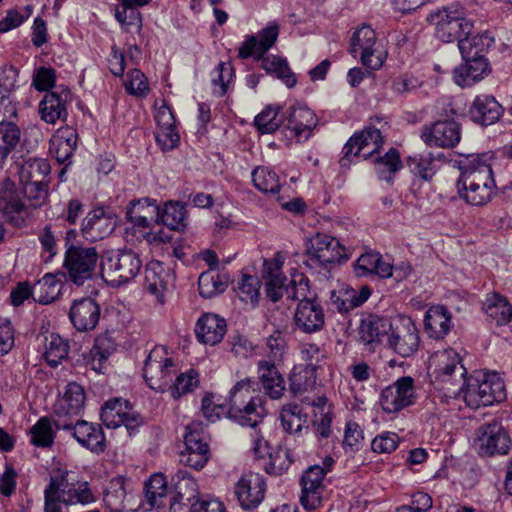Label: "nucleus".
I'll return each mask as SVG.
<instances>
[{"instance_id":"1","label":"nucleus","mask_w":512,"mask_h":512,"mask_svg":"<svg viewBox=\"0 0 512 512\" xmlns=\"http://www.w3.org/2000/svg\"><path fill=\"white\" fill-rule=\"evenodd\" d=\"M255 384L250 378L243 379L235 384L230 392L229 418L242 426L257 427L266 415L263 398L254 396Z\"/></svg>"},{"instance_id":"2","label":"nucleus","mask_w":512,"mask_h":512,"mask_svg":"<svg viewBox=\"0 0 512 512\" xmlns=\"http://www.w3.org/2000/svg\"><path fill=\"white\" fill-rule=\"evenodd\" d=\"M463 399L473 409L501 402L506 399L504 382L497 373L484 374L482 379L470 378Z\"/></svg>"},{"instance_id":"3","label":"nucleus","mask_w":512,"mask_h":512,"mask_svg":"<svg viewBox=\"0 0 512 512\" xmlns=\"http://www.w3.org/2000/svg\"><path fill=\"white\" fill-rule=\"evenodd\" d=\"M141 267L142 261L136 252L130 249L118 250L102 260L101 273L112 286H120L135 278Z\"/></svg>"},{"instance_id":"4","label":"nucleus","mask_w":512,"mask_h":512,"mask_svg":"<svg viewBox=\"0 0 512 512\" xmlns=\"http://www.w3.org/2000/svg\"><path fill=\"white\" fill-rule=\"evenodd\" d=\"M306 265L316 268H328L347 259L345 248L340 241L324 233H316L306 243Z\"/></svg>"},{"instance_id":"5","label":"nucleus","mask_w":512,"mask_h":512,"mask_svg":"<svg viewBox=\"0 0 512 512\" xmlns=\"http://www.w3.org/2000/svg\"><path fill=\"white\" fill-rule=\"evenodd\" d=\"M99 254L95 247H82L70 245L65 252L63 267L67 271L70 281L81 286L85 281L92 279Z\"/></svg>"},{"instance_id":"6","label":"nucleus","mask_w":512,"mask_h":512,"mask_svg":"<svg viewBox=\"0 0 512 512\" xmlns=\"http://www.w3.org/2000/svg\"><path fill=\"white\" fill-rule=\"evenodd\" d=\"M349 51L354 57L359 54L361 63L370 70L381 68L386 58V52L377 42L375 31L367 25L353 33Z\"/></svg>"},{"instance_id":"7","label":"nucleus","mask_w":512,"mask_h":512,"mask_svg":"<svg viewBox=\"0 0 512 512\" xmlns=\"http://www.w3.org/2000/svg\"><path fill=\"white\" fill-rule=\"evenodd\" d=\"M428 21L435 26L436 36L445 43H451L470 33L473 29L472 23L464 17L462 11L452 9H441L432 13Z\"/></svg>"},{"instance_id":"8","label":"nucleus","mask_w":512,"mask_h":512,"mask_svg":"<svg viewBox=\"0 0 512 512\" xmlns=\"http://www.w3.org/2000/svg\"><path fill=\"white\" fill-rule=\"evenodd\" d=\"M173 367L174 363L168 356L167 349L164 346H155L145 360L143 376L150 388L165 391L172 381Z\"/></svg>"},{"instance_id":"9","label":"nucleus","mask_w":512,"mask_h":512,"mask_svg":"<svg viewBox=\"0 0 512 512\" xmlns=\"http://www.w3.org/2000/svg\"><path fill=\"white\" fill-rule=\"evenodd\" d=\"M388 345L402 357L412 356L419 348V333L410 318H400L390 326Z\"/></svg>"},{"instance_id":"10","label":"nucleus","mask_w":512,"mask_h":512,"mask_svg":"<svg viewBox=\"0 0 512 512\" xmlns=\"http://www.w3.org/2000/svg\"><path fill=\"white\" fill-rule=\"evenodd\" d=\"M414 398V379L404 376L381 391L380 405L386 413H397L410 406Z\"/></svg>"},{"instance_id":"11","label":"nucleus","mask_w":512,"mask_h":512,"mask_svg":"<svg viewBox=\"0 0 512 512\" xmlns=\"http://www.w3.org/2000/svg\"><path fill=\"white\" fill-rule=\"evenodd\" d=\"M101 420L108 428H118L124 425L131 435L140 426L142 419L133 410L128 401L115 398L107 401L101 409Z\"/></svg>"},{"instance_id":"12","label":"nucleus","mask_w":512,"mask_h":512,"mask_svg":"<svg viewBox=\"0 0 512 512\" xmlns=\"http://www.w3.org/2000/svg\"><path fill=\"white\" fill-rule=\"evenodd\" d=\"M460 170L461 175L457 180V185H463L465 188H471L478 184L495 186L492 167L484 155L467 157L466 161L462 162Z\"/></svg>"},{"instance_id":"13","label":"nucleus","mask_w":512,"mask_h":512,"mask_svg":"<svg viewBox=\"0 0 512 512\" xmlns=\"http://www.w3.org/2000/svg\"><path fill=\"white\" fill-rule=\"evenodd\" d=\"M383 143L382 135L379 129L368 127L362 132L353 135L345 144L344 156L341 164L346 165V160L353 154L354 156H362L364 159L369 158L378 152Z\"/></svg>"},{"instance_id":"14","label":"nucleus","mask_w":512,"mask_h":512,"mask_svg":"<svg viewBox=\"0 0 512 512\" xmlns=\"http://www.w3.org/2000/svg\"><path fill=\"white\" fill-rule=\"evenodd\" d=\"M421 138L429 146L452 148L461 139V125L454 120L436 121L423 128Z\"/></svg>"},{"instance_id":"15","label":"nucleus","mask_w":512,"mask_h":512,"mask_svg":"<svg viewBox=\"0 0 512 512\" xmlns=\"http://www.w3.org/2000/svg\"><path fill=\"white\" fill-rule=\"evenodd\" d=\"M326 469L320 465L309 467L301 478V504L307 510L316 509L322 501L325 490L324 478Z\"/></svg>"},{"instance_id":"16","label":"nucleus","mask_w":512,"mask_h":512,"mask_svg":"<svg viewBox=\"0 0 512 512\" xmlns=\"http://www.w3.org/2000/svg\"><path fill=\"white\" fill-rule=\"evenodd\" d=\"M185 450L180 453V462L196 470L202 469L209 460L210 450L202 433L187 426L184 437Z\"/></svg>"},{"instance_id":"17","label":"nucleus","mask_w":512,"mask_h":512,"mask_svg":"<svg viewBox=\"0 0 512 512\" xmlns=\"http://www.w3.org/2000/svg\"><path fill=\"white\" fill-rule=\"evenodd\" d=\"M266 483L259 473L248 472L236 484L235 494L244 509L257 507L264 499Z\"/></svg>"},{"instance_id":"18","label":"nucleus","mask_w":512,"mask_h":512,"mask_svg":"<svg viewBox=\"0 0 512 512\" xmlns=\"http://www.w3.org/2000/svg\"><path fill=\"white\" fill-rule=\"evenodd\" d=\"M68 315L77 331L87 332L97 326L101 308L95 299L84 297L73 301Z\"/></svg>"},{"instance_id":"19","label":"nucleus","mask_w":512,"mask_h":512,"mask_svg":"<svg viewBox=\"0 0 512 512\" xmlns=\"http://www.w3.org/2000/svg\"><path fill=\"white\" fill-rule=\"evenodd\" d=\"M286 119V129L299 143L306 141L318 125V117L306 106H292Z\"/></svg>"},{"instance_id":"20","label":"nucleus","mask_w":512,"mask_h":512,"mask_svg":"<svg viewBox=\"0 0 512 512\" xmlns=\"http://www.w3.org/2000/svg\"><path fill=\"white\" fill-rule=\"evenodd\" d=\"M279 30V25L276 22H271L261 29L257 35L249 36L239 48V58L247 59L251 56H255L256 59L262 58L275 44L279 36Z\"/></svg>"},{"instance_id":"21","label":"nucleus","mask_w":512,"mask_h":512,"mask_svg":"<svg viewBox=\"0 0 512 512\" xmlns=\"http://www.w3.org/2000/svg\"><path fill=\"white\" fill-rule=\"evenodd\" d=\"M294 324L305 334L322 330L325 324L322 305L315 298L310 301L299 302L294 313Z\"/></svg>"},{"instance_id":"22","label":"nucleus","mask_w":512,"mask_h":512,"mask_svg":"<svg viewBox=\"0 0 512 512\" xmlns=\"http://www.w3.org/2000/svg\"><path fill=\"white\" fill-rule=\"evenodd\" d=\"M479 443V451L482 455H504L508 453L511 440L501 424L493 421L481 427Z\"/></svg>"},{"instance_id":"23","label":"nucleus","mask_w":512,"mask_h":512,"mask_svg":"<svg viewBox=\"0 0 512 512\" xmlns=\"http://www.w3.org/2000/svg\"><path fill=\"white\" fill-rule=\"evenodd\" d=\"M172 278L170 270L161 262L151 261L147 264L145 270V287L147 291L155 297L157 304H165V296L171 285Z\"/></svg>"},{"instance_id":"24","label":"nucleus","mask_w":512,"mask_h":512,"mask_svg":"<svg viewBox=\"0 0 512 512\" xmlns=\"http://www.w3.org/2000/svg\"><path fill=\"white\" fill-rule=\"evenodd\" d=\"M70 90L65 88L60 92H47L39 104L41 120L48 124H55L58 120L66 121L67 102L70 98Z\"/></svg>"},{"instance_id":"25","label":"nucleus","mask_w":512,"mask_h":512,"mask_svg":"<svg viewBox=\"0 0 512 512\" xmlns=\"http://www.w3.org/2000/svg\"><path fill=\"white\" fill-rule=\"evenodd\" d=\"M116 226L114 217L105 212L103 208L90 211L82 223L83 236L91 242H95L110 235Z\"/></svg>"},{"instance_id":"26","label":"nucleus","mask_w":512,"mask_h":512,"mask_svg":"<svg viewBox=\"0 0 512 512\" xmlns=\"http://www.w3.org/2000/svg\"><path fill=\"white\" fill-rule=\"evenodd\" d=\"M26 208L16 184L10 178H5L0 183V213L8 221L18 225L19 215L25 212Z\"/></svg>"},{"instance_id":"27","label":"nucleus","mask_w":512,"mask_h":512,"mask_svg":"<svg viewBox=\"0 0 512 512\" xmlns=\"http://www.w3.org/2000/svg\"><path fill=\"white\" fill-rule=\"evenodd\" d=\"M226 321L217 314L205 313L197 321L195 333L199 342L214 346L226 334Z\"/></svg>"},{"instance_id":"28","label":"nucleus","mask_w":512,"mask_h":512,"mask_svg":"<svg viewBox=\"0 0 512 512\" xmlns=\"http://www.w3.org/2000/svg\"><path fill=\"white\" fill-rule=\"evenodd\" d=\"M283 260L277 255L272 260L264 261L263 278L267 297L272 302H277L284 294L287 287V278L282 275Z\"/></svg>"},{"instance_id":"29","label":"nucleus","mask_w":512,"mask_h":512,"mask_svg":"<svg viewBox=\"0 0 512 512\" xmlns=\"http://www.w3.org/2000/svg\"><path fill=\"white\" fill-rule=\"evenodd\" d=\"M68 473L60 475L58 478H52L48 486H53L55 496L60 497L62 503H89L93 501V495L87 487V483L79 485L75 488L73 484L68 482Z\"/></svg>"},{"instance_id":"30","label":"nucleus","mask_w":512,"mask_h":512,"mask_svg":"<svg viewBox=\"0 0 512 512\" xmlns=\"http://www.w3.org/2000/svg\"><path fill=\"white\" fill-rule=\"evenodd\" d=\"M144 203H147V207L155 214L154 221L156 223H162L172 230H179L184 227L185 210L179 203L168 202L160 209L158 205L145 199L144 202L137 201L136 205L140 208L144 206Z\"/></svg>"},{"instance_id":"31","label":"nucleus","mask_w":512,"mask_h":512,"mask_svg":"<svg viewBox=\"0 0 512 512\" xmlns=\"http://www.w3.org/2000/svg\"><path fill=\"white\" fill-rule=\"evenodd\" d=\"M502 112V106L488 95L477 96L469 110L472 121L484 126L496 123Z\"/></svg>"},{"instance_id":"32","label":"nucleus","mask_w":512,"mask_h":512,"mask_svg":"<svg viewBox=\"0 0 512 512\" xmlns=\"http://www.w3.org/2000/svg\"><path fill=\"white\" fill-rule=\"evenodd\" d=\"M494 43V37L488 31L479 33H465L464 37L459 39L458 47L463 59L474 57H486L489 49Z\"/></svg>"},{"instance_id":"33","label":"nucleus","mask_w":512,"mask_h":512,"mask_svg":"<svg viewBox=\"0 0 512 512\" xmlns=\"http://www.w3.org/2000/svg\"><path fill=\"white\" fill-rule=\"evenodd\" d=\"M429 370H432L436 378L443 379L450 376L456 370L463 376L466 372L463 365L460 364V356L453 349L437 351L429 360Z\"/></svg>"},{"instance_id":"34","label":"nucleus","mask_w":512,"mask_h":512,"mask_svg":"<svg viewBox=\"0 0 512 512\" xmlns=\"http://www.w3.org/2000/svg\"><path fill=\"white\" fill-rule=\"evenodd\" d=\"M73 436L83 447L92 452H103L105 448L104 433L99 425L80 420L72 427Z\"/></svg>"},{"instance_id":"35","label":"nucleus","mask_w":512,"mask_h":512,"mask_svg":"<svg viewBox=\"0 0 512 512\" xmlns=\"http://www.w3.org/2000/svg\"><path fill=\"white\" fill-rule=\"evenodd\" d=\"M258 377L265 391L271 399H279L285 391V382L275 364L261 360L258 362Z\"/></svg>"},{"instance_id":"36","label":"nucleus","mask_w":512,"mask_h":512,"mask_svg":"<svg viewBox=\"0 0 512 512\" xmlns=\"http://www.w3.org/2000/svg\"><path fill=\"white\" fill-rule=\"evenodd\" d=\"M78 135L71 127L61 128L51 139L50 151L56 160L64 164L70 160L76 147Z\"/></svg>"},{"instance_id":"37","label":"nucleus","mask_w":512,"mask_h":512,"mask_svg":"<svg viewBox=\"0 0 512 512\" xmlns=\"http://www.w3.org/2000/svg\"><path fill=\"white\" fill-rule=\"evenodd\" d=\"M450 314L443 306H432L428 309L424 319V325L430 337L443 338L450 330Z\"/></svg>"},{"instance_id":"38","label":"nucleus","mask_w":512,"mask_h":512,"mask_svg":"<svg viewBox=\"0 0 512 512\" xmlns=\"http://www.w3.org/2000/svg\"><path fill=\"white\" fill-rule=\"evenodd\" d=\"M60 277H64V273L44 275L34 285L33 299L41 304H49L57 299L62 287Z\"/></svg>"},{"instance_id":"39","label":"nucleus","mask_w":512,"mask_h":512,"mask_svg":"<svg viewBox=\"0 0 512 512\" xmlns=\"http://www.w3.org/2000/svg\"><path fill=\"white\" fill-rule=\"evenodd\" d=\"M484 310L487 317L498 326L505 325L512 319V306L498 293L488 295L484 302Z\"/></svg>"},{"instance_id":"40","label":"nucleus","mask_w":512,"mask_h":512,"mask_svg":"<svg viewBox=\"0 0 512 512\" xmlns=\"http://www.w3.org/2000/svg\"><path fill=\"white\" fill-rule=\"evenodd\" d=\"M388 320L377 315H369L361 321L359 326L360 339L364 344H373L379 342L381 337L390 330Z\"/></svg>"},{"instance_id":"41","label":"nucleus","mask_w":512,"mask_h":512,"mask_svg":"<svg viewBox=\"0 0 512 512\" xmlns=\"http://www.w3.org/2000/svg\"><path fill=\"white\" fill-rule=\"evenodd\" d=\"M229 277L226 273L208 270L199 276L198 289L203 298H212L223 293L228 287Z\"/></svg>"},{"instance_id":"42","label":"nucleus","mask_w":512,"mask_h":512,"mask_svg":"<svg viewBox=\"0 0 512 512\" xmlns=\"http://www.w3.org/2000/svg\"><path fill=\"white\" fill-rule=\"evenodd\" d=\"M50 173V165L44 159H29L25 161L19 171L21 184L49 183L47 176Z\"/></svg>"},{"instance_id":"43","label":"nucleus","mask_w":512,"mask_h":512,"mask_svg":"<svg viewBox=\"0 0 512 512\" xmlns=\"http://www.w3.org/2000/svg\"><path fill=\"white\" fill-rule=\"evenodd\" d=\"M69 345L58 334L46 338L44 358L51 367H56L68 355Z\"/></svg>"},{"instance_id":"44","label":"nucleus","mask_w":512,"mask_h":512,"mask_svg":"<svg viewBox=\"0 0 512 512\" xmlns=\"http://www.w3.org/2000/svg\"><path fill=\"white\" fill-rule=\"evenodd\" d=\"M495 186L490 185H475L470 187H463V185H457L459 196L464 199L467 203L475 206L485 205L490 201L492 195L495 193Z\"/></svg>"},{"instance_id":"45","label":"nucleus","mask_w":512,"mask_h":512,"mask_svg":"<svg viewBox=\"0 0 512 512\" xmlns=\"http://www.w3.org/2000/svg\"><path fill=\"white\" fill-rule=\"evenodd\" d=\"M279 112V106L269 105L255 117L254 124L261 134H271L279 129L283 122Z\"/></svg>"},{"instance_id":"46","label":"nucleus","mask_w":512,"mask_h":512,"mask_svg":"<svg viewBox=\"0 0 512 512\" xmlns=\"http://www.w3.org/2000/svg\"><path fill=\"white\" fill-rule=\"evenodd\" d=\"M262 67L271 74L276 75L279 79L289 87L296 84V78L290 70L288 63L285 59L277 56L262 57Z\"/></svg>"},{"instance_id":"47","label":"nucleus","mask_w":512,"mask_h":512,"mask_svg":"<svg viewBox=\"0 0 512 512\" xmlns=\"http://www.w3.org/2000/svg\"><path fill=\"white\" fill-rule=\"evenodd\" d=\"M252 180L255 187L263 193L275 194L280 190L277 174L268 167H257L252 172Z\"/></svg>"},{"instance_id":"48","label":"nucleus","mask_w":512,"mask_h":512,"mask_svg":"<svg viewBox=\"0 0 512 512\" xmlns=\"http://www.w3.org/2000/svg\"><path fill=\"white\" fill-rule=\"evenodd\" d=\"M167 495V481L163 474L152 475L145 484V498L151 507L160 506Z\"/></svg>"},{"instance_id":"49","label":"nucleus","mask_w":512,"mask_h":512,"mask_svg":"<svg viewBox=\"0 0 512 512\" xmlns=\"http://www.w3.org/2000/svg\"><path fill=\"white\" fill-rule=\"evenodd\" d=\"M285 293L288 298L299 302L310 301L311 291L308 278L301 272L294 271L291 274L289 284H287Z\"/></svg>"},{"instance_id":"50","label":"nucleus","mask_w":512,"mask_h":512,"mask_svg":"<svg viewBox=\"0 0 512 512\" xmlns=\"http://www.w3.org/2000/svg\"><path fill=\"white\" fill-rule=\"evenodd\" d=\"M54 440L51 422L47 417H42L31 428V442L36 446L49 447Z\"/></svg>"},{"instance_id":"51","label":"nucleus","mask_w":512,"mask_h":512,"mask_svg":"<svg viewBox=\"0 0 512 512\" xmlns=\"http://www.w3.org/2000/svg\"><path fill=\"white\" fill-rule=\"evenodd\" d=\"M115 17L126 31H130L132 27L140 29L142 26L140 12L123 0L121 8L116 9Z\"/></svg>"},{"instance_id":"52","label":"nucleus","mask_w":512,"mask_h":512,"mask_svg":"<svg viewBox=\"0 0 512 512\" xmlns=\"http://www.w3.org/2000/svg\"><path fill=\"white\" fill-rule=\"evenodd\" d=\"M48 184L49 183H27L22 184L23 194L33 208H38L44 205L48 198Z\"/></svg>"},{"instance_id":"53","label":"nucleus","mask_w":512,"mask_h":512,"mask_svg":"<svg viewBox=\"0 0 512 512\" xmlns=\"http://www.w3.org/2000/svg\"><path fill=\"white\" fill-rule=\"evenodd\" d=\"M0 135V143L11 153L20 141L21 132L14 122L1 120Z\"/></svg>"},{"instance_id":"54","label":"nucleus","mask_w":512,"mask_h":512,"mask_svg":"<svg viewBox=\"0 0 512 512\" xmlns=\"http://www.w3.org/2000/svg\"><path fill=\"white\" fill-rule=\"evenodd\" d=\"M260 282L255 276L244 275L238 283V294L242 301L255 303L259 296Z\"/></svg>"},{"instance_id":"55","label":"nucleus","mask_w":512,"mask_h":512,"mask_svg":"<svg viewBox=\"0 0 512 512\" xmlns=\"http://www.w3.org/2000/svg\"><path fill=\"white\" fill-rule=\"evenodd\" d=\"M172 485L179 497H189L196 492V482L191 475L185 470H179L172 477Z\"/></svg>"},{"instance_id":"56","label":"nucleus","mask_w":512,"mask_h":512,"mask_svg":"<svg viewBox=\"0 0 512 512\" xmlns=\"http://www.w3.org/2000/svg\"><path fill=\"white\" fill-rule=\"evenodd\" d=\"M280 418L284 430L289 433L297 432L302 427L300 409L297 405L284 406L281 411Z\"/></svg>"},{"instance_id":"57","label":"nucleus","mask_w":512,"mask_h":512,"mask_svg":"<svg viewBox=\"0 0 512 512\" xmlns=\"http://www.w3.org/2000/svg\"><path fill=\"white\" fill-rule=\"evenodd\" d=\"M198 383L197 374L193 371L180 374L175 382L168 386L174 399L180 398L182 395L190 392Z\"/></svg>"},{"instance_id":"58","label":"nucleus","mask_w":512,"mask_h":512,"mask_svg":"<svg viewBox=\"0 0 512 512\" xmlns=\"http://www.w3.org/2000/svg\"><path fill=\"white\" fill-rule=\"evenodd\" d=\"M125 87L130 94L136 96H144L149 90L145 75L139 69L129 71Z\"/></svg>"},{"instance_id":"59","label":"nucleus","mask_w":512,"mask_h":512,"mask_svg":"<svg viewBox=\"0 0 512 512\" xmlns=\"http://www.w3.org/2000/svg\"><path fill=\"white\" fill-rule=\"evenodd\" d=\"M465 63L461 65V71H466L470 79L480 80L488 71V62L486 57H474L464 59Z\"/></svg>"},{"instance_id":"60","label":"nucleus","mask_w":512,"mask_h":512,"mask_svg":"<svg viewBox=\"0 0 512 512\" xmlns=\"http://www.w3.org/2000/svg\"><path fill=\"white\" fill-rule=\"evenodd\" d=\"M408 162L412 172L424 180H428L433 175V159L430 155L409 157Z\"/></svg>"},{"instance_id":"61","label":"nucleus","mask_w":512,"mask_h":512,"mask_svg":"<svg viewBox=\"0 0 512 512\" xmlns=\"http://www.w3.org/2000/svg\"><path fill=\"white\" fill-rule=\"evenodd\" d=\"M77 421H80L79 416L60 408L57 404H54L53 423L57 429L71 430Z\"/></svg>"},{"instance_id":"62","label":"nucleus","mask_w":512,"mask_h":512,"mask_svg":"<svg viewBox=\"0 0 512 512\" xmlns=\"http://www.w3.org/2000/svg\"><path fill=\"white\" fill-rule=\"evenodd\" d=\"M55 82L56 75L53 68L40 67L33 78V85L38 91H48L54 87Z\"/></svg>"},{"instance_id":"63","label":"nucleus","mask_w":512,"mask_h":512,"mask_svg":"<svg viewBox=\"0 0 512 512\" xmlns=\"http://www.w3.org/2000/svg\"><path fill=\"white\" fill-rule=\"evenodd\" d=\"M116 347L117 344L113 338L108 333H104L95 339L90 355L101 354L102 358H109V356L116 350Z\"/></svg>"},{"instance_id":"64","label":"nucleus","mask_w":512,"mask_h":512,"mask_svg":"<svg viewBox=\"0 0 512 512\" xmlns=\"http://www.w3.org/2000/svg\"><path fill=\"white\" fill-rule=\"evenodd\" d=\"M399 437L395 433L377 436L371 443V448L377 453H390L396 449Z\"/></svg>"}]
</instances>
